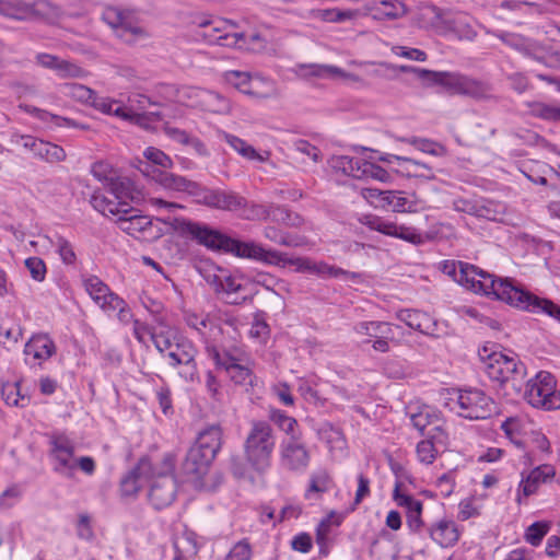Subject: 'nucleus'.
I'll return each instance as SVG.
<instances>
[{
    "instance_id": "nucleus-1",
    "label": "nucleus",
    "mask_w": 560,
    "mask_h": 560,
    "mask_svg": "<svg viewBox=\"0 0 560 560\" xmlns=\"http://www.w3.org/2000/svg\"><path fill=\"white\" fill-rule=\"evenodd\" d=\"M440 270L466 289L505 302L523 312L545 314L560 323V305L540 298L510 278H497L475 265L444 260Z\"/></svg>"
},
{
    "instance_id": "nucleus-2",
    "label": "nucleus",
    "mask_w": 560,
    "mask_h": 560,
    "mask_svg": "<svg viewBox=\"0 0 560 560\" xmlns=\"http://www.w3.org/2000/svg\"><path fill=\"white\" fill-rule=\"evenodd\" d=\"M158 180L165 189L185 192L198 205L210 209L236 212L245 205V197L236 191L210 188L174 173H159Z\"/></svg>"
},
{
    "instance_id": "nucleus-3",
    "label": "nucleus",
    "mask_w": 560,
    "mask_h": 560,
    "mask_svg": "<svg viewBox=\"0 0 560 560\" xmlns=\"http://www.w3.org/2000/svg\"><path fill=\"white\" fill-rule=\"evenodd\" d=\"M494 345H485L478 350L481 370L497 382L506 396L522 393L524 378L527 376L526 365L515 353L505 354L494 349Z\"/></svg>"
},
{
    "instance_id": "nucleus-4",
    "label": "nucleus",
    "mask_w": 560,
    "mask_h": 560,
    "mask_svg": "<svg viewBox=\"0 0 560 560\" xmlns=\"http://www.w3.org/2000/svg\"><path fill=\"white\" fill-rule=\"evenodd\" d=\"M223 432L219 424L201 430L182 463V474L191 481H200L222 447Z\"/></svg>"
},
{
    "instance_id": "nucleus-5",
    "label": "nucleus",
    "mask_w": 560,
    "mask_h": 560,
    "mask_svg": "<svg viewBox=\"0 0 560 560\" xmlns=\"http://www.w3.org/2000/svg\"><path fill=\"white\" fill-rule=\"evenodd\" d=\"M151 341L167 365L185 382H194L198 376L196 357L198 350L194 342L186 337H172L168 332L160 331L152 335Z\"/></svg>"
},
{
    "instance_id": "nucleus-6",
    "label": "nucleus",
    "mask_w": 560,
    "mask_h": 560,
    "mask_svg": "<svg viewBox=\"0 0 560 560\" xmlns=\"http://www.w3.org/2000/svg\"><path fill=\"white\" fill-rule=\"evenodd\" d=\"M276 436L271 424L264 420H254L244 441V456L249 467L258 474L266 472L272 462Z\"/></svg>"
},
{
    "instance_id": "nucleus-7",
    "label": "nucleus",
    "mask_w": 560,
    "mask_h": 560,
    "mask_svg": "<svg viewBox=\"0 0 560 560\" xmlns=\"http://www.w3.org/2000/svg\"><path fill=\"white\" fill-rule=\"evenodd\" d=\"M512 396L522 397L535 408L560 409V389H557L556 377L547 371H539L533 378H524L522 393Z\"/></svg>"
},
{
    "instance_id": "nucleus-8",
    "label": "nucleus",
    "mask_w": 560,
    "mask_h": 560,
    "mask_svg": "<svg viewBox=\"0 0 560 560\" xmlns=\"http://www.w3.org/2000/svg\"><path fill=\"white\" fill-rule=\"evenodd\" d=\"M421 74L429 77L428 86H442L451 95H467L472 98L481 100L488 97L491 92V88L487 82L458 72L431 70L421 71Z\"/></svg>"
},
{
    "instance_id": "nucleus-9",
    "label": "nucleus",
    "mask_w": 560,
    "mask_h": 560,
    "mask_svg": "<svg viewBox=\"0 0 560 560\" xmlns=\"http://www.w3.org/2000/svg\"><path fill=\"white\" fill-rule=\"evenodd\" d=\"M161 467L155 466V476L152 477L153 482L150 487L149 499L156 510L170 506L177 492L176 480L173 476L175 467V458L167 453L161 460Z\"/></svg>"
},
{
    "instance_id": "nucleus-10",
    "label": "nucleus",
    "mask_w": 560,
    "mask_h": 560,
    "mask_svg": "<svg viewBox=\"0 0 560 560\" xmlns=\"http://www.w3.org/2000/svg\"><path fill=\"white\" fill-rule=\"evenodd\" d=\"M362 196L375 208L394 212H417L423 208L415 195H405L401 191L368 187L362 189Z\"/></svg>"
},
{
    "instance_id": "nucleus-11",
    "label": "nucleus",
    "mask_w": 560,
    "mask_h": 560,
    "mask_svg": "<svg viewBox=\"0 0 560 560\" xmlns=\"http://www.w3.org/2000/svg\"><path fill=\"white\" fill-rule=\"evenodd\" d=\"M175 229L182 236L189 237L210 250H222L224 249L228 241V235L220 232L219 230L212 229L209 225L188 219H176Z\"/></svg>"
},
{
    "instance_id": "nucleus-12",
    "label": "nucleus",
    "mask_w": 560,
    "mask_h": 560,
    "mask_svg": "<svg viewBox=\"0 0 560 560\" xmlns=\"http://www.w3.org/2000/svg\"><path fill=\"white\" fill-rule=\"evenodd\" d=\"M456 404L458 415L470 420L487 419L495 411L493 399L477 388L460 389Z\"/></svg>"
},
{
    "instance_id": "nucleus-13",
    "label": "nucleus",
    "mask_w": 560,
    "mask_h": 560,
    "mask_svg": "<svg viewBox=\"0 0 560 560\" xmlns=\"http://www.w3.org/2000/svg\"><path fill=\"white\" fill-rule=\"evenodd\" d=\"M396 318L409 328L422 335L439 339L448 335V325L434 318L427 312L416 308H402L396 312Z\"/></svg>"
},
{
    "instance_id": "nucleus-14",
    "label": "nucleus",
    "mask_w": 560,
    "mask_h": 560,
    "mask_svg": "<svg viewBox=\"0 0 560 560\" xmlns=\"http://www.w3.org/2000/svg\"><path fill=\"white\" fill-rule=\"evenodd\" d=\"M248 275L244 273H224L213 276L210 281L211 287L218 295H222L224 302L230 305H243L247 302H252L257 291L249 295H242L245 291L246 285L243 284V280L247 281Z\"/></svg>"
},
{
    "instance_id": "nucleus-15",
    "label": "nucleus",
    "mask_w": 560,
    "mask_h": 560,
    "mask_svg": "<svg viewBox=\"0 0 560 560\" xmlns=\"http://www.w3.org/2000/svg\"><path fill=\"white\" fill-rule=\"evenodd\" d=\"M362 223L373 231L404 240L413 245H421L434 238L430 233H419L415 228L398 225L377 215H366Z\"/></svg>"
},
{
    "instance_id": "nucleus-16",
    "label": "nucleus",
    "mask_w": 560,
    "mask_h": 560,
    "mask_svg": "<svg viewBox=\"0 0 560 560\" xmlns=\"http://www.w3.org/2000/svg\"><path fill=\"white\" fill-rule=\"evenodd\" d=\"M168 93H176L175 101L183 102L185 97L192 95L200 97L205 110L210 113L226 115L231 112L232 105L225 96L209 90H199L195 88L176 89L173 85L167 86Z\"/></svg>"
},
{
    "instance_id": "nucleus-17",
    "label": "nucleus",
    "mask_w": 560,
    "mask_h": 560,
    "mask_svg": "<svg viewBox=\"0 0 560 560\" xmlns=\"http://www.w3.org/2000/svg\"><path fill=\"white\" fill-rule=\"evenodd\" d=\"M279 460L283 470L303 475L310 467L311 453L300 440L283 441L280 445Z\"/></svg>"
},
{
    "instance_id": "nucleus-18",
    "label": "nucleus",
    "mask_w": 560,
    "mask_h": 560,
    "mask_svg": "<svg viewBox=\"0 0 560 560\" xmlns=\"http://www.w3.org/2000/svg\"><path fill=\"white\" fill-rule=\"evenodd\" d=\"M462 13L445 11L436 5L425 2L420 8L419 23L423 26L443 25L451 31H457L464 24Z\"/></svg>"
},
{
    "instance_id": "nucleus-19",
    "label": "nucleus",
    "mask_w": 560,
    "mask_h": 560,
    "mask_svg": "<svg viewBox=\"0 0 560 560\" xmlns=\"http://www.w3.org/2000/svg\"><path fill=\"white\" fill-rule=\"evenodd\" d=\"M290 266H295L299 272H308L324 278H345L352 280L360 278L358 272L348 271L324 261H314L304 257L292 258Z\"/></svg>"
},
{
    "instance_id": "nucleus-20",
    "label": "nucleus",
    "mask_w": 560,
    "mask_h": 560,
    "mask_svg": "<svg viewBox=\"0 0 560 560\" xmlns=\"http://www.w3.org/2000/svg\"><path fill=\"white\" fill-rule=\"evenodd\" d=\"M155 476V465L148 456L139 459L138 464L130 469L120 480V491L125 497L136 494L141 488V481Z\"/></svg>"
},
{
    "instance_id": "nucleus-21",
    "label": "nucleus",
    "mask_w": 560,
    "mask_h": 560,
    "mask_svg": "<svg viewBox=\"0 0 560 560\" xmlns=\"http://www.w3.org/2000/svg\"><path fill=\"white\" fill-rule=\"evenodd\" d=\"M22 145L30 150L36 159L54 164L66 160L65 149L56 143L35 138L33 136H22Z\"/></svg>"
},
{
    "instance_id": "nucleus-22",
    "label": "nucleus",
    "mask_w": 560,
    "mask_h": 560,
    "mask_svg": "<svg viewBox=\"0 0 560 560\" xmlns=\"http://www.w3.org/2000/svg\"><path fill=\"white\" fill-rule=\"evenodd\" d=\"M556 475L551 465H540L532 469L526 476L522 472V479L517 488L516 502L523 503V497L535 494L540 485L550 481Z\"/></svg>"
},
{
    "instance_id": "nucleus-23",
    "label": "nucleus",
    "mask_w": 560,
    "mask_h": 560,
    "mask_svg": "<svg viewBox=\"0 0 560 560\" xmlns=\"http://www.w3.org/2000/svg\"><path fill=\"white\" fill-rule=\"evenodd\" d=\"M143 156L147 159L145 162H140L139 170L147 176H151L160 185L158 180L159 173H166L165 171H159L153 166H161L163 168H171L173 166L172 159L165 154L162 150L149 147L144 150Z\"/></svg>"
},
{
    "instance_id": "nucleus-24",
    "label": "nucleus",
    "mask_w": 560,
    "mask_h": 560,
    "mask_svg": "<svg viewBox=\"0 0 560 560\" xmlns=\"http://www.w3.org/2000/svg\"><path fill=\"white\" fill-rule=\"evenodd\" d=\"M103 20L113 28H121L137 36L145 34L140 26L133 23L131 12L117 7H108L103 13Z\"/></svg>"
},
{
    "instance_id": "nucleus-25",
    "label": "nucleus",
    "mask_w": 560,
    "mask_h": 560,
    "mask_svg": "<svg viewBox=\"0 0 560 560\" xmlns=\"http://www.w3.org/2000/svg\"><path fill=\"white\" fill-rule=\"evenodd\" d=\"M430 537L442 548L453 547L459 539V530L452 520H440L429 529Z\"/></svg>"
},
{
    "instance_id": "nucleus-26",
    "label": "nucleus",
    "mask_w": 560,
    "mask_h": 560,
    "mask_svg": "<svg viewBox=\"0 0 560 560\" xmlns=\"http://www.w3.org/2000/svg\"><path fill=\"white\" fill-rule=\"evenodd\" d=\"M106 188L116 199L121 201L140 202L143 199L142 190L127 176L116 175Z\"/></svg>"
},
{
    "instance_id": "nucleus-27",
    "label": "nucleus",
    "mask_w": 560,
    "mask_h": 560,
    "mask_svg": "<svg viewBox=\"0 0 560 560\" xmlns=\"http://www.w3.org/2000/svg\"><path fill=\"white\" fill-rule=\"evenodd\" d=\"M56 352L52 339L46 334L34 335L25 345L24 353L35 360H47Z\"/></svg>"
},
{
    "instance_id": "nucleus-28",
    "label": "nucleus",
    "mask_w": 560,
    "mask_h": 560,
    "mask_svg": "<svg viewBox=\"0 0 560 560\" xmlns=\"http://www.w3.org/2000/svg\"><path fill=\"white\" fill-rule=\"evenodd\" d=\"M248 283L262 287L265 290L272 292L276 296L284 300V294L290 293V284L268 272H256L247 278Z\"/></svg>"
},
{
    "instance_id": "nucleus-29",
    "label": "nucleus",
    "mask_w": 560,
    "mask_h": 560,
    "mask_svg": "<svg viewBox=\"0 0 560 560\" xmlns=\"http://www.w3.org/2000/svg\"><path fill=\"white\" fill-rule=\"evenodd\" d=\"M184 322L185 324L192 330L197 332V335L203 340L206 343L208 342L209 331L218 328L215 320L210 316V314L196 313L191 311L184 312Z\"/></svg>"
},
{
    "instance_id": "nucleus-30",
    "label": "nucleus",
    "mask_w": 560,
    "mask_h": 560,
    "mask_svg": "<svg viewBox=\"0 0 560 560\" xmlns=\"http://www.w3.org/2000/svg\"><path fill=\"white\" fill-rule=\"evenodd\" d=\"M35 4L36 2H0V14L18 21L35 20L38 18Z\"/></svg>"
},
{
    "instance_id": "nucleus-31",
    "label": "nucleus",
    "mask_w": 560,
    "mask_h": 560,
    "mask_svg": "<svg viewBox=\"0 0 560 560\" xmlns=\"http://www.w3.org/2000/svg\"><path fill=\"white\" fill-rule=\"evenodd\" d=\"M202 37L210 45H218L222 47L236 46L234 33H229L226 31V21H214V24L202 32Z\"/></svg>"
},
{
    "instance_id": "nucleus-32",
    "label": "nucleus",
    "mask_w": 560,
    "mask_h": 560,
    "mask_svg": "<svg viewBox=\"0 0 560 560\" xmlns=\"http://www.w3.org/2000/svg\"><path fill=\"white\" fill-rule=\"evenodd\" d=\"M116 224L121 231L132 236L136 233H144L152 228L150 217L138 214L137 210L117 218Z\"/></svg>"
},
{
    "instance_id": "nucleus-33",
    "label": "nucleus",
    "mask_w": 560,
    "mask_h": 560,
    "mask_svg": "<svg viewBox=\"0 0 560 560\" xmlns=\"http://www.w3.org/2000/svg\"><path fill=\"white\" fill-rule=\"evenodd\" d=\"M1 395L8 406L25 408L31 404V396L23 390L21 381L3 383Z\"/></svg>"
},
{
    "instance_id": "nucleus-34",
    "label": "nucleus",
    "mask_w": 560,
    "mask_h": 560,
    "mask_svg": "<svg viewBox=\"0 0 560 560\" xmlns=\"http://www.w3.org/2000/svg\"><path fill=\"white\" fill-rule=\"evenodd\" d=\"M92 106L103 114L114 115L126 121H131L135 118L133 113L131 110H127L125 105L119 101L109 97L96 95Z\"/></svg>"
},
{
    "instance_id": "nucleus-35",
    "label": "nucleus",
    "mask_w": 560,
    "mask_h": 560,
    "mask_svg": "<svg viewBox=\"0 0 560 560\" xmlns=\"http://www.w3.org/2000/svg\"><path fill=\"white\" fill-rule=\"evenodd\" d=\"M264 236L278 245L287 247H302L307 243L305 236L284 232L276 226H266Z\"/></svg>"
},
{
    "instance_id": "nucleus-36",
    "label": "nucleus",
    "mask_w": 560,
    "mask_h": 560,
    "mask_svg": "<svg viewBox=\"0 0 560 560\" xmlns=\"http://www.w3.org/2000/svg\"><path fill=\"white\" fill-rule=\"evenodd\" d=\"M396 172L407 177L429 180L435 177L433 168L430 165L406 156H402L400 168H397Z\"/></svg>"
},
{
    "instance_id": "nucleus-37",
    "label": "nucleus",
    "mask_w": 560,
    "mask_h": 560,
    "mask_svg": "<svg viewBox=\"0 0 560 560\" xmlns=\"http://www.w3.org/2000/svg\"><path fill=\"white\" fill-rule=\"evenodd\" d=\"M51 462L52 471L57 475L67 478L73 479L75 475L77 464L74 459V451L58 453L48 455Z\"/></svg>"
},
{
    "instance_id": "nucleus-38",
    "label": "nucleus",
    "mask_w": 560,
    "mask_h": 560,
    "mask_svg": "<svg viewBox=\"0 0 560 560\" xmlns=\"http://www.w3.org/2000/svg\"><path fill=\"white\" fill-rule=\"evenodd\" d=\"M236 46L238 48H246L254 52H260L268 46L269 39L260 32H240L234 33Z\"/></svg>"
},
{
    "instance_id": "nucleus-39",
    "label": "nucleus",
    "mask_w": 560,
    "mask_h": 560,
    "mask_svg": "<svg viewBox=\"0 0 560 560\" xmlns=\"http://www.w3.org/2000/svg\"><path fill=\"white\" fill-rule=\"evenodd\" d=\"M407 417L409 418L410 424L421 435H425V431L429 427L440 422L439 415L435 411H432L429 407L419 408L416 412L408 411Z\"/></svg>"
},
{
    "instance_id": "nucleus-40",
    "label": "nucleus",
    "mask_w": 560,
    "mask_h": 560,
    "mask_svg": "<svg viewBox=\"0 0 560 560\" xmlns=\"http://www.w3.org/2000/svg\"><path fill=\"white\" fill-rule=\"evenodd\" d=\"M223 252L233 254L240 258L257 260L260 245L254 242H242L229 236Z\"/></svg>"
},
{
    "instance_id": "nucleus-41",
    "label": "nucleus",
    "mask_w": 560,
    "mask_h": 560,
    "mask_svg": "<svg viewBox=\"0 0 560 560\" xmlns=\"http://www.w3.org/2000/svg\"><path fill=\"white\" fill-rule=\"evenodd\" d=\"M270 421L276 424L281 431L290 436V440H300L301 434L298 432V421L295 418L288 416L280 409H271L269 412Z\"/></svg>"
},
{
    "instance_id": "nucleus-42",
    "label": "nucleus",
    "mask_w": 560,
    "mask_h": 560,
    "mask_svg": "<svg viewBox=\"0 0 560 560\" xmlns=\"http://www.w3.org/2000/svg\"><path fill=\"white\" fill-rule=\"evenodd\" d=\"M370 10L372 18L378 21L396 20L407 13L405 2H378V7Z\"/></svg>"
},
{
    "instance_id": "nucleus-43",
    "label": "nucleus",
    "mask_w": 560,
    "mask_h": 560,
    "mask_svg": "<svg viewBox=\"0 0 560 560\" xmlns=\"http://www.w3.org/2000/svg\"><path fill=\"white\" fill-rule=\"evenodd\" d=\"M311 14L318 20L325 21V22H345L348 20H354L358 16L361 15L359 10H352V9H318V10H312Z\"/></svg>"
},
{
    "instance_id": "nucleus-44",
    "label": "nucleus",
    "mask_w": 560,
    "mask_h": 560,
    "mask_svg": "<svg viewBox=\"0 0 560 560\" xmlns=\"http://www.w3.org/2000/svg\"><path fill=\"white\" fill-rule=\"evenodd\" d=\"M223 79L226 83L234 86L241 93L255 95L253 88L254 81L249 72L229 70L223 73Z\"/></svg>"
},
{
    "instance_id": "nucleus-45",
    "label": "nucleus",
    "mask_w": 560,
    "mask_h": 560,
    "mask_svg": "<svg viewBox=\"0 0 560 560\" xmlns=\"http://www.w3.org/2000/svg\"><path fill=\"white\" fill-rule=\"evenodd\" d=\"M497 36L502 43L526 56H530L536 49V43L523 35L501 32Z\"/></svg>"
},
{
    "instance_id": "nucleus-46",
    "label": "nucleus",
    "mask_w": 560,
    "mask_h": 560,
    "mask_svg": "<svg viewBox=\"0 0 560 560\" xmlns=\"http://www.w3.org/2000/svg\"><path fill=\"white\" fill-rule=\"evenodd\" d=\"M221 138L243 158L250 161H264V158L256 151V149L245 140L228 132H222Z\"/></svg>"
},
{
    "instance_id": "nucleus-47",
    "label": "nucleus",
    "mask_w": 560,
    "mask_h": 560,
    "mask_svg": "<svg viewBox=\"0 0 560 560\" xmlns=\"http://www.w3.org/2000/svg\"><path fill=\"white\" fill-rule=\"evenodd\" d=\"M208 358L214 363L218 370H224L225 372L230 369V365L237 359L236 354H233L229 350H221L213 343L207 342L205 347Z\"/></svg>"
},
{
    "instance_id": "nucleus-48",
    "label": "nucleus",
    "mask_w": 560,
    "mask_h": 560,
    "mask_svg": "<svg viewBox=\"0 0 560 560\" xmlns=\"http://www.w3.org/2000/svg\"><path fill=\"white\" fill-rule=\"evenodd\" d=\"M269 213V218L273 222L289 228H299L304 222L303 218L299 213L293 212L283 206H271Z\"/></svg>"
},
{
    "instance_id": "nucleus-49",
    "label": "nucleus",
    "mask_w": 560,
    "mask_h": 560,
    "mask_svg": "<svg viewBox=\"0 0 560 560\" xmlns=\"http://www.w3.org/2000/svg\"><path fill=\"white\" fill-rule=\"evenodd\" d=\"M299 75L303 78H334V73H339L340 68L330 65L302 63L298 66Z\"/></svg>"
},
{
    "instance_id": "nucleus-50",
    "label": "nucleus",
    "mask_w": 560,
    "mask_h": 560,
    "mask_svg": "<svg viewBox=\"0 0 560 560\" xmlns=\"http://www.w3.org/2000/svg\"><path fill=\"white\" fill-rule=\"evenodd\" d=\"M388 322H382V320H363L353 325V331L357 335L366 336L368 339L364 340L362 343L368 345L371 343L376 337L380 336L383 328H386V325Z\"/></svg>"
},
{
    "instance_id": "nucleus-51",
    "label": "nucleus",
    "mask_w": 560,
    "mask_h": 560,
    "mask_svg": "<svg viewBox=\"0 0 560 560\" xmlns=\"http://www.w3.org/2000/svg\"><path fill=\"white\" fill-rule=\"evenodd\" d=\"M236 212L238 213V217L243 220L262 221L269 218L270 207H267L261 203L249 202L245 198V205L240 208V211Z\"/></svg>"
},
{
    "instance_id": "nucleus-52",
    "label": "nucleus",
    "mask_w": 560,
    "mask_h": 560,
    "mask_svg": "<svg viewBox=\"0 0 560 560\" xmlns=\"http://www.w3.org/2000/svg\"><path fill=\"white\" fill-rule=\"evenodd\" d=\"M226 374L235 384L254 386L255 376L253 371L248 366L241 364V359L238 357L235 362L230 365Z\"/></svg>"
},
{
    "instance_id": "nucleus-53",
    "label": "nucleus",
    "mask_w": 560,
    "mask_h": 560,
    "mask_svg": "<svg viewBox=\"0 0 560 560\" xmlns=\"http://www.w3.org/2000/svg\"><path fill=\"white\" fill-rule=\"evenodd\" d=\"M394 328H400L399 325H394L392 323H388L386 325V328H383V332L380 334L378 337H376L372 342L371 346L373 350L381 353H387L390 350V342H394L395 345H399V340L395 339L394 337Z\"/></svg>"
},
{
    "instance_id": "nucleus-54",
    "label": "nucleus",
    "mask_w": 560,
    "mask_h": 560,
    "mask_svg": "<svg viewBox=\"0 0 560 560\" xmlns=\"http://www.w3.org/2000/svg\"><path fill=\"white\" fill-rule=\"evenodd\" d=\"M406 141L423 153L434 156H442L446 154L444 145L427 138L411 137L406 139Z\"/></svg>"
},
{
    "instance_id": "nucleus-55",
    "label": "nucleus",
    "mask_w": 560,
    "mask_h": 560,
    "mask_svg": "<svg viewBox=\"0 0 560 560\" xmlns=\"http://www.w3.org/2000/svg\"><path fill=\"white\" fill-rule=\"evenodd\" d=\"M330 477L324 469L315 471L310 477V485L306 489L305 497L311 498V493H325L329 489Z\"/></svg>"
},
{
    "instance_id": "nucleus-56",
    "label": "nucleus",
    "mask_w": 560,
    "mask_h": 560,
    "mask_svg": "<svg viewBox=\"0 0 560 560\" xmlns=\"http://www.w3.org/2000/svg\"><path fill=\"white\" fill-rule=\"evenodd\" d=\"M530 113L533 116L544 120L560 121V106L536 102L530 105Z\"/></svg>"
},
{
    "instance_id": "nucleus-57",
    "label": "nucleus",
    "mask_w": 560,
    "mask_h": 560,
    "mask_svg": "<svg viewBox=\"0 0 560 560\" xmlns=\"http://www.w3.org/2000/svg\"><path fill=\"white\" fill-rule=\"evenodd\" d=\"M51 244L56 247L63 264L73 265L77 261V255L73 246L63 236L56 235L55 238L51 240Z\"/></svg>"
},
{
    "instance_id": "nucleus-58",
    "label": "nucleus",
    "mask_w": 560,
    "mask_h": 560,
    "mask_svg": "<svg viewBox=\"0 0 560 560\" xmlns=\"http://www.w3.org/2000/svg\"><path fill=\"white\" fill-rule=\"evenodd\" d=\"M416 453L420 463L431 465L439 453L438 444L424 438L417 444Z\"/></svg>"
},
{
    "instance_id": "nucleus-59",
    "label": "nucleus",
    "mask_w": 560,
    "mask_h": 560,
    "mask_svg": "<svg viewBox=\"0 0 560 560\" xmlns=\"http://www.w3.org/2000/svg\"><path fill=\"white\" fill-rule=\"evenodd\" d=\"M401 482L397 481L393 491V499L399 505L407 509V514L422 511V502L415 499L412 495L404 494L400 492Z\"/></svg>"
},
{
    "instance_id": "nucleus-60",
    "label": "nucleus",
    "mask_w": 560,
    "mask_h": 560,
    "mask_svg": "<svg viewBox=\"0 0 560 560\" xmlns=\"http://www.w3.org/2000/svg\"><path fill=\"white\" fill-rule=\"evenodd\" d=\"M83 287L89 296L95 302L103 294L108 293L109 287L97 276H89L83 279Z\"/></svg>"
},
{
    "instance_id": "nucleus-61",
    "label": "nucleus",
    "mask_w": 560,
    "mask_h": 560,
    "mask_svg": "<svg viewBox=\"0 0 560 560\" xmlns=\"http://www.w3.org/2000/svg\"><path fill=\"white\" fill-rule=\"evenodd\" d=\"M91 174L105 187H107L109 182H112L117 175V172L110 164L103 161H97L92 164Z\"/></svg>"
},
{
    "instance_id": "nucleus-62",
    "label": "nucleus",
    "mask_w": 560,
    "mask_h": 560,
    "mask_svg": "<svg viewBox=\"0 0 560 560\" xmlns=\"http://www.w3.org/2000/svg\"><path fill=\"white\" fill-rule=\"evenodd\" d=\"M549 523L547 522H535L529 525L525 532V540L534 547L541 544L544 537L549 532Z\"/></svg>"
},
{
    "instance_id": "nucleus-63",
    "label": "nucleus",
    "mask_w": 560,
    "mask_h": 560,
    "mask_svg": "<svg viewBox=\"0 0 560 560\" xmlns=\"http://www.w3.org/2000/svg\"><path fill=\"white\" fill-rule=\"evenodd\" d=\"M453 208L457 212L467 213L474 217H487L486 212H488V209L483 206L465 198L454 199Z\"/></svg>"
},
{
    "instance_id": "nucleus-64",
    "label": "nucleus",
    "mask_w": 560,
    "mask_h": 560,
    "mask_svg": "<svg viewBox=\"0 0 560 560\" xmlns=\"http://www.w3.org/2000/svg\"><path fill=\"white\" fill-rule=\"evenodd\" d=\"M48 444V455L74 451L73 442L66 434L62 433L50 434Z\"/></svg>"
}]
</instances>
